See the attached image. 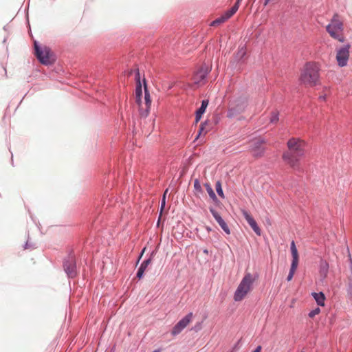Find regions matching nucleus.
Instances as JSON below:
<instances>
[{
    "label": "nucleus",
    "instance_id": "obj_1",
    "mask_svg": "<svg viewBox=\"0 0 352 352\" xmlns=\"http://www.w3.org/2000/svg\"><path fill=\"white\" fill-rule=\"evenodd\" d=\"M305 142L298 138H292L287 142L288 151L283 154L286 164L295 170L300 169V160L305 155Z\"/></svg>",
    "mask_w": 352,
    "mask_h": 352
},
{
    "label": "nucleus",
    "instance_id": "obj_2",
    "mask_svg": "<svg viewBox=\"0 0 352 352\" xmlns=\"http://www.w3.org/2000/svg\"><path fill=\"white\" fill-rule=\"evenodd\" d=\"M300 82L305 87H314L319 82V67L314 63H307L301 71Z\"/></svg>",
    "mask_w": 352,
    "mask_h": 352
},
{
    "label": "nucleus",
    "instance_id": "obj_3",
    "mask_svg": "<svg viewBox=\"0 0 352 352\" xmlns=\"http://www.w3.org/2000/svg\"><path fill=\"white\" fill-rule=\"evenodd\" d=\"M326 30L331 38L341 43L344 42V24L338 14H333L330 23L326 27Z\"/></svg>",
    "mask_w": 352,
    "mask_h": 352
},
{
    "label": "nucleus",
    "instance_id": "obj_4",
    "mask_svg": "<svg viewBox=\"0 0 352 352\" xmlns=\"http://www.w3.org/2000/svg\"><path fill=\"white\" fill-rule=\"evenodd\" d=\"M254 281L253 275L246 273L234 292V300L236 302L241 301L252 291Z\"/></svg>",
    "mask_w": 352,
    "mask_h": 352
},
{
    "label": "nucleus",
    "instance_id": "obj_5",
    "mask_svg": "<svg viewBox=\"0 0 352 352\" xmlns=\"http://www.w3.org/2000/svg\"><path fill=\"white\" fill-rule=\"evenodd\" d=\"M34 49L36 56L41 63L50 65L54 62L53 54L49 47H43L40 48L36 42H34Z\"/></svg>",
    "mask_w": 352,
    "mask_h": 352
},
{
    "label": "nucleus",
    "instance_id": "obj_6",
    "mask_svg": "<svg viewBox=\"0 0 352 352\" xmlns=\"http://www.w3.org/2000/svg\"><path fill=\"white\" fill-rule=\"evenodd\" d=\"M247 107V100L245 98H238L230 105L227 116L232 118L243 113Z\"/></svg>",
    "mask_w": 352,
    "mask_h": 352
},
{
    "label": "nucleus",
    "instance_id": "obj_7",
    "mask_svg": "<svg viewBox=\"0 0 352 352\" xmlns=\"http://www.w3.org/2000/svg\"><path fill=\"white\" fill-rule=\"evenodd\" d=\"M241 0H236L234 5L228 11H226L222 16L216 19L214 21H213L210 25L211 26H217L224 22H226L227 20H228L231 16H232L238 10L239 8Z\"/></svg>",
    "mask_w": 352,
    "mask_h": 352
},
{
    "label": "nucleus",
    "instance_id": "obj_8",
    "mask_svg": "<svg viewBox=\"0 0 352 352\" xmlns=\"http://www.w3.org/2000/svg\"><path fill=\"white\" fill-rule=\"evenodd\" d=\"M193 314L188 313L173 327L171 334L175 336L180 333L191 322Z\"/></svg>",
    "mask_w": 352,
    "mask_h": 352
},
{
    "label": "nucleus",
    "instance_id": "obj_9",
    "mask_svg": "<svg viewBox=\"0 0 352 352\" xmlns=\"http://www.w3.org/2000/svg\"><path fill=\"white\" fill-rule=\"evenodd\" d=\"M350 47L351 45L347 44L337 50L336 60L340 67H344L347 65Z\"/></svg>",
    "mask_w": 352,
    "mask_h": 352
},
{
    "label": "nucleus",
    "instance_id": "obj_10",
    "mask_svg": "<svg viewBox=\"0 0 352 352\" xmlns=\"http://www.w3.org/2000/svg\"><path fill=\"white\" fill-rule=\"evenodd\" d=\"M264 142L261 140H254L250 142V152L255 157H261L263 155L265 148Z\"/></svg>",
    "mask_w": 352,
    "mask_h": 352
},
{
    "label": "nucleus",
    "instance_id": "obj_11",
    "mask_svg": "<svg viewBox=\"0 0 352 352\" xmlns=\"http://www.w3.org/2000/svg\"><path fill=\"white\" fill-rule=\"evenodd\" d=\"M64 269L69 277L73 278L76 276V263L73 256H69L67 260L65 261Z\"/></svg>",
    "mask_w": 352,
    "mask_h": 352
},
{
    "label": "nucleus",
    "instance_id": "obj_12",
    "mask_svg": "<svg viewBox=\"0 0 352 352\" xmlns=\"http://www.w3.org/2000/svg\"><path fill=\"white\" fill-rule=\"evenodd\" d=\"M208 73V69L207 67L201 68V69L197 71L193 76L194 83L199 85H203L205 82V80H206Z\"/></svg>",
    "mask_w": 352,
    "mask_h": 352
},
{
    "label": "nucleus",
    "instance_id": "obj_13",
    "mask_svg": "<svg viewBox=\"0 0 352 352\" xmlns=\"http://www.w3.org/2000/svg\"><path fill=\"white\" fill-rule=\"evenodd\" d=\"M242 214L254 232L258 236L261 235V229L254 218L245 210H242Z\"/></svg>",
    "mask_w": 352,
    "mask_h": 352
},
{
    "label": "nucleus",
    "instance_id": "obj_14",
    "mask_svg": "<svg viewBox=\"0 0 352 352\" xmlns=\"http://www.w3.org/2000/svg\"><path fill=\"white\" fill-rule=\"evenodd\" d=\"M136 80H137V86L135 89V98L136 102L140 104L141 96L142 94V85L140 80V74L138 72L136 74Z\"/></svg>",
    "mask_w": 352,
    "mask_h": 352
},
{
    "label": "nucleus",
    "instance_id": "obj_15",
    "mask_svg": "<svg viewBox=\"0 0 352 352\" xmlns=\"http://www.w3.org/2000/svg\"><path fill=\"white\" fill-rule=\"evenodd\" d=\"M291 252L292 256V264L293 265H298L299 256L297 248L296 247L295 242L294 241L291 243Z\"/></svg>",
    "mask_w": 352,
    "mask_h": 352
},
{
    "label": "nucleus",
    "instance_id": "obj_16",
    "mask_svg": "<svg viewBox=\"0 0 352 352\" xmlns=\"http://www.w3.org/2000/svg\"><path fill=\"white\" fill-rule=\"evenodd\" d=\"M208 105V100H204L201 102V105L200 108L196 111V118H195L196 122H198L199 121V120L201 118V116L205 112L206 109L207 108Z\"/></svg>",
    "mask_w": 352,
    "mask_h": 352
},
{
    "label": "nucleus",
    "instance_id": "obj_17",
    "mask_svg": "<svg viewBox=\"0 0 352 352\" xmlns=\"http://www.w3.org/2000/svg\"><path fill=\"white\" fill-rule=\"evenodd\" d=\"M329 272V263L326 261H321L320 263V275L322 278H325Z\"/></svg>",
    "mask_w": 352,
    "mask_h": 352
},
{
    "label": "nucleus",
    "instance_id": "obj_18",
    "mask_svg": "<svg viewBox=\"0 0 352 352\" xmlns=\"http://www.w3.org/2000/svg\"><path fill=\"white\" fill-rule=\"evenodd\" d=\"M194 193L195 195L198 197H200V196L204 193L201 184L198 179L194 180Z\"/></svg>",
    "mask_w": 352,
    "mask_h": 352
},
{
    "label": "nucleus",
    "instance_id": "obj_19",
    "mask_svg": "<svg viewBox=\"0 0 352 352\" xmlns=\"http://www.w3.org/2000/svg\"><path fill=\"white\" fill-rule=\"evenodd\" d=\"M312 295L318 305L324 306L325 296L322 292L313 293Z\"/></svg>",
    "mask_w": 352,
    "mask_h": 352
},
{
    "label": "nucleus",
    "instance_id": "obj_20",
    "mask_svg": "<svg viewBox=\"0 0 352 352\" xmlns=\"http://www.w3.org/2000/svg\"><path fill=\"white\" fill-rule=\"evenodd\" d=\"M204 186L210 196V197L213 200V201H215L217 199V196L214 192V190H212V187L210 186V185L208 183H206L204 184Z\"/></svg>",
    "mask_w": 352,
    "mask_h": 352
},
{
    "label": "nucleus",
    "instance_id": "obj_21",
    "mask_svg": "<svg viewBox=\"0 0 352 352\" xmlns=\"http://www.w3.org/2000/svg\"><path fill=\"white\" fill-rule=\"evenodd\" d=\"M279 113L277 111H274L270 114V121L272 124H276L278 122Z\"/></svg>",
    "mask_w": 352,
    "mask_h": 352
},
{
    "label": "nucleus",
    "instance_id": "obj_22",
    "mask_svg": "<svg viewBox=\"0 0 352 352\" xmlns=\"http://www.w3.org/2000/svg\"><path fill=\"white\" fill-rule=\"evenodd\" d=\"M217 223L219 224V226H221V228L223 230V231L226 233V234H230V229L228 228V226H227L226 223L224 221V220L221 218L220 219H219L217 221Z\"/></svg>",
    "mask_w": 352,
    "mask_h": 352
},
{
    "label": "nucleus",
    "instance_id": "obj_23",
    "mask_svg": "<svg viewBox=\"0 0 352 352\" xmlns=\"http://www.w3.org/2000/svg\"><path fill=\"white\" fill-rule=\"evenodd\" d=\"M215 188H216V191L217 192V194L221 197V198H224L225 196H224V194H223V190H222V187H221V183L220 181H217L216 182V184H215Z\"/></svg>",
    "mask_w": 352,
    "mask_h": 352
},
{
    "label": "nucleus",
    "instance_id": "obj_24",
    "mask_svg": "<svg viewBox=\"0 0 352 352\" xmlns=\"http://www.w3.org/2000/svg\"><path fill=\"white\" fill-rule=\"evenodd\" d=\"M297 267H298L297 265L291 264L290 271H289V274L287 276V280L288 281H290L292 279V278L294 276V274H295Z\"/></svg>",
    "mask_w": 352,
    "mask_h": 352
},
{
    "label": "nucleus",
    "instance_id": "obj_25",
    "mask_svg": "<svg viewBox=\"0 0 352 352\" xmlns=\"http://www.w3.org/2000/svg\"><path fill=\"white\" fill-rule=\"evenodd\" d=\"M348 292L351 295H352V266L350 274L348 275Z\"/></svg>",
    "mask_w": 352,
    "mask_h": 352
},
{
    "label": "nucleus",
    "instance_id": "obj_26",
    "mask_svg": "<svg viewBox=\"0 0 352 352\" xmlns=\"http://www.w3.org/2000/svg\"><path fill=\"white\" fill-rule=\"evenodd\" d=\"M144 100H145V102H146V105L147 107H149V106L151 105V100L150 99V95L147 92V90H146V88L145 87V96H144Z\"/></svg>",
    "mask_w": 352,
    "mask_h": 352
},
{
    "label": "nucleus",
    "instance_id": "obj_27",
    "mask_svg": "<svg viewBox=\"0 0 352 352\" xmlns=\"http://www.w3.org/2000/svg\"><path fill=\"white\" fill-rule=\"evenodd\" d=\"M151 263V258H148L145 261H144L141 265H140V268L142 269L143 270H146V269L147 268V267L148 266V265Z\"/></svg>",
    "mask_w": 352,
    "mask_h": 352
},
{
    "label": "nucleus",
    "instance_id": "obj_28",
    "mask_svg": "<svg viewBox=\"0 0 352 352\" xmlns=\"http://www.w3.org/2000/svg\"><path fill=\"white\" fill-rule=\"evenodd\" d=\"M320 312V309L319 307H317L309 312V316L310 318H314L315 316L318 315Z\"/></svg>",
    "mask_w": 352,
    "mask_h": 352
},
{
    "label": "nucleus",
    "instance_id": "obj_29",
    "mask_svg": "<svg viewBox=\"0 0 352 352\" xmlns=\"http://www.w3.org/2000/svg\"><path fill=\"white\" fill-rule=\"evenodd\" d=\"M210 211L211 212L212 214L213 215L214 218L215 219V220L217 221L221 218V217L219 215V214L214 209L210 208Z\"/></svg>",
    "mask_w": 352,
    "mask_h": 352
},
{
    "label": "nucleus",
    "instance_id": "obj_30",
    "mask_svg": "<svg viewBox=\"0 0 352 352\" xmlns=\"http://www.w3.org/2000/svg\"><path fill=\"white\" fill-rule=\"evenodd\" d=\"M168 192V189H166L164 193V195H163V197H162V204H161V210H162L163 208H164L165 206V204H166V195Z\"/></svg>",
    "mask_w": 352,
    "mask_h": 352
},
{
    "label": "nucleus",
    "instance_id": "obj_31",
    "mask_svg": "<svg viewBox=\"0 0 352 352\" xmlns=\"http://www.w3.org/2000/svg\"><path fill=\"white\" fill-rule=\"evenodd\" d=\"M144 270H143L142 269H141L140 267H139L138 270V273H137V277L140 279L142 278L143 275H144Z\"/></svg>",
    "mask_w": 352,
    "mask_h": 352
},
{
    "label": "nucleus",
    "instance_id": "obj_32",
    "mask_svg": "<svg viewBox=\"0 0 352 352\" xmlns=\"http://www.w3.org/2000/svg\"><path fill=\"white\" fill-rule=\"evenodd\" d=\"M329 90L327 88H325L324 89V94L320 96L319 98L322 100H325L326 97H327V94H329Z\"/></svg>",
    "mask_w": 352,
    "mask_h": 352
},
{
    "label": "nucleus",
    "instance_id": "obj_33",
    "mask_svg": "<svg viewBox=\"0 0 352 352\" xmlns=\"http://www.w3.org/2000/svg\"><path fill=\"white\" fill-rule=\"evenodd\" d=\"M204 126H205V124H201V126H200V129H199V135L197 136V138L202 133V132L204 131Z\"/></svg>",
    "mask_w": 352,
    "mask_h": 352
},
{
    "label": "nucleus",
    "instance_id": "obj_34",
    "mask_svg": "<svg viewBox=\"0 0 352 352\" xmlns=\"http://www.w3.org/2000/svg\"><path fill=\"white\" fill-rule=\"evenodd\" d=\"M275 0H265V5H267V3L274 1Z\"/></svg>",
    "mask_w": 352,
    "mask_h": 352
},
{
    "label": "nucleus",
    "instance_id": "obj_35",
    "mask_svg": "<svg viewBox=\"0 0 352 352\" xmlns=\"http://www.w3.org/2000/svg\"><path fill=\"white\" fill-rule=\"evenodd\" d=\"M241 56H243L245 54V50H243V49L241 50Z\"/></svg>",
    "mask_w": 352,
    "mask_h": 352
}]
</instances>
